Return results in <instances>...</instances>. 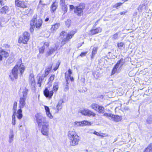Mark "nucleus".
I'll return each mask as SVG.
<instances>
[{"label": "nucleus", "instance_id": "a19ab883", "mask_svg": "<svg viewBox=\"0 0 152 152\" xmlns=\"http://www.w3.org/2000/svg\"><path fill=\"white\" fill-rule=\"evenodd\" d=\"M59 3L61 6L66 5L65 3V0H60Z\"/></svg>", "mask_w": 152, "mask_h": 152}, {"label": "nucleus", "instance_id": "72a5a7b5", "mask_svg": "<svg viewBox=\"0 0 152 152\" xmlns=\"http://www.w3.org/2000/svg\"><path fill=\"white\" fill-rule=\"evenodd\" d=\"M83 126H85L87 125H91V123L90 122L88 121H87L84 120L82 121Z\"/></svg>", "mask_w": 152, "mask_h": 152}, {"label": "nucleus", "instance_id": "39448f33", "mask_svg": "<svg viewBox=\"0 0 152 152\" xmlns=\"http://www.w3.org/2000/svg\"><path fill=\"white\" fill-rule=\"evenodd\" d=\"M103 116L106 117L110 120L116 122L120 121L122 119L121 116L115 115L111 113H105Z\"/></svg>", "mask_w": 152, "mask_h": 152}, {"label": "nucleus", "instance_id": "6e6552de", "mask_svg": "<svg viewBox=\"0 0 152 152\" xmlns=\"http://www.w3.org/2000/svg\"><path fill=\"white\" fill-rule=\"evenodd\" d=\"M49 125L48 123L47 124H44L42 125L41 129L42 134L45 136H47L49 134Z\"/></svg>", "mask_w": 152, "mask_h": 152}, {"label": "nucleus", "instance_id": "09e8293b", "mask_svg": "<svg viewBox=\"0 0 152 152\" xmlns=\"http://www.w3.org/2000/svg\"><path fill=\"white\" fill-rule=\"evenodd\" d=\"M59 63H57L56 67L53 69V70L55 71H56L58 69L59 67Z\"/></svg>", "mask_w": 152, "mask_h": 152}, {"label": "nucleus", "instance_id": "e433bc0d", "mask_svg": "<svg viewBox=\"0 0 152 152\" xmlns=\"http://www.w3.org/2000/svg\"><path fill=\"white\" fill-rule=\"evenodd\" d=\"M146 122L148 124H151L152 123V115H150L148 116L146 120Z\"/></svg>", "mask_w": 152, "mask_h": 152}, {"label": "nucleus", "instance_id": "338daca9", "mask_svg": "<svg viewBox=\"0 0 152 152\" xmlns=\"http://www.w3.org/2000/svg\"><path fill=\"white\" fill-rule=\"evenodd\" d=\"M30 30L31 32H32L33 31L34 29H30Z\"/></svg>", "mask_w": 152, "mask_h": 152}, {"label": "nucleus", "instance_id": "58836bf2", "mask_svg": "<svg viewBox=\"0 0 152 152\" xmlns=\"http://www.w3.org/2000/svg\"><path fill=\"white\" fill-rule=\"evenodd\" d=\"M65 78L66 79V81L67 84H69V83H68V80H69L70 77L71 76L70 75H69L66 74V73L65 74Z\"/></svg>", "mask_w": 152, "mask_h": 152}, {"label": "nucleus", "instance_id": "69168bd1", "mask_svg": "<svg viewBox=\"0 0 152 152\" xmlns=\"http://www.w3.org/2000/svg\"><path fill=\"white\" fill-rule=\"evenodd\" d=\"M15 114L14 113V114L12 116V119H13V118H15Z\"/></svg>", "mask_w": 152, "mask_h": 152}, {"label": "nucleus", "instance_id": "f8f14e48", "mask_svg": "<svg viewBox=\"0 0 152 152\" xmlns=\"http://www.w3.org/2000/svg\"><path fill=\"white\" fill-rule=\"evenodd\" d=\"M15 3L16 6L20 8H25L27 7L26 4L24 1L15 0Z\"/></svg>", "mask_w": 152, "mask_h": 152}, {"label": "nucleus", "instance_id": "3c124183", "mask_svg": "<svg viewBox=\"0 0 152 152\" xmlns=\"http://www.w3.org/2000/svg\"><path fill=\"white\" fill-rule=\"evenodd\" d=\"M87 53V52H82L80 55V56L81 57H83L85 56Z\"/></svg>", "mask_w": 152, "mask_h": 152}, {"label": "nucleus", "instance_id": "393cba45", "mask_svg": "<svg viewBox=\"0 0 152 152\" xmlns=\"http://www.w3.org/2000/svg\"><path fill=\"white\" fill-rule=\"evenodd\" d=\"M19 67L20 73H19L18 75H20V76H21L25 70V66H24L23 64H22L20 65Z\"/></svg>", "mask_w": 152, "mask_h": 152}, {"label": "nucleus", "instance_id": "20e7f679", "mask_svg": "<svg viewBox=\"0 0 152 152\" xmlns=\"http://www.w3.org/2000/svg\"><path fill=\"white\" fill-rule=\"evenodd\" d=\"M37 122L39 126H41L44 124L48 123L46 120V118L43 117L42 115L37 113L35 115Z\"/></svg>", "mask_w": 152, "mask_h": 152}, {"label": "nucleus", "instance_id": "c85d7f7f", "mask_svg": "<svg viewBox=\"0 0 152 152\" xmlns=\"http://www.w3.org/2000/svg\"><path fill=\"white\" fill-rule=\"evenodd\" d=\"M24 38L23 37V36L20 37H19V38L18 39V42L19 43H23V44H27L28 41H26V42H25V40H24Z\"/></svg>", "mask_w": 152, "mask_h": 152}, {"label": "nucleus", "instance_id": "c9c22d12", "mask_svg": "<svg viewBox=\"0 0 152 152\" xmlns=\"http://www.w3.org/2000/svg\"><path fill=\"white\" fill-rule=\"evenodd\" d=\"M82 121H76L75 122V126H83Z\"/></svg>", "mask_w": 152, "mask_h": 152}, {"label": "nucleus", "instance_id": "bf43d9fd", "mask_svg": "<svg viewBox=\"0 0 152 152\" xmlns=\"http://www.w3.org/2000/svg\"><path fill=\"white\" fill-rule=\"evenodd\" d=\"M68 84H67L66 83V87H65V88L64 89H65V91L68 90V89H69Z\"/></svg>", "mask_w": 152, "mask_h": 152}, {"label": "nucleus", "instance_id": "c03bdc74", "mask_svg": "<svg viewBox=\"0 0 152 152\" xmlns=\"http://www.w3.org/2000/svg\"><path fill=\"white\" fill-rule=\"evenodd\" d=\"M124 43L122 42H121L120 43H118L117 45L118 47L119 48H121L123 46Z\"/></svg>", "mask_w": 152, "mask_h": 152}, {"label": "nucleus", "instance_id": "864d4df0", "mask_svg": "<svg viewBox=\"0 0 152 152\" xmlns=\"http://www.w3.org/2000/svg\"><path fill=\"white\" fill-rule=\"evenodd\" d=\"M12 124L13 125H15V118H13V119H12Z\"/></svg>", "mask_w": 152, "mask_h": 152}, {"label": "nucleus", "instance_id": "f03ea898", "mask_svg": "<svg viewBox=\"0 0 152 152\" xmlns=\"http://www.w3.org/2000/svg\"><path fill=\"white\" fill-rule=\"evenodd\" d=\"M42 19L38 18L37 15H34L33 18L31 21L30 25L32 28H39L42 24Z\"/></svg>", "mask_w": 152, "mask_h": 152}, {"label": "nucleus", "instance_id": "a878e982", "mask_svg": "<svg viewBox=\"0 0 152 152\" xmlns=\"http://www.w3.org/2000/svg\"><path fill=\"white\" fill-rule=\"evenodd\" d=\"M101 31L102 29H92L90 31V34L91 35H94L101 32Z\"/></svg>", "mask_w": 152, "mask_h": 152}, {"label": "nucleus", "instance_id": "f3484780", "mask_svg": "<svg viewBox=\"0 0 152 152\" xmlns=\"http://www.w3.org/2000/svg\"><path fill=\"white\" fill-rule=\"evenodd\" d=\"M44 94L45 96L46 97L50 98H51L52 96L53 95V92L52 91H50L48 90L47 88H46L44 91Z\"/></svg>", "mask_w": 152, "mask_h": 152}, {"label": "nucleus", "instance_id": "ddd939ff", "mask_svg": "<svg viewBox=\"0 0 152 152\" xmlns=\"http://www.w3.org/2000/svg\"><path fill=\"white\" fill-rule=\"evenodd\" d=\"M19 66L18 65L15 66L12 70V73L13 77L15 79L18 78V72Z\"/></svg>", "mask_w": 152, "mask_h": 152}, {"label": "nucleus", "instance_id": "49530a36", "mask_svg": "<svg viewBox=\"0 0 152 152\" xmlns=\"http://www.w3.org/2000/svg\"><path fill=\"white\" fill-rule=\"evenodd\" d=\"M152 150L150 149L149 148L147 147L145 148L144 152H152Z\"/></svg>", "mask_w": 152, "mask_h": 152}, {"label": "nucleus", "instance_id": "5701e85b", "mask_svg": "<svg viewBox=\"0 0 152 152\" xmlns=\"http://www.w3.org/2000/svg\"><path fill=\"white\" fill-rule=\"evenodd\" d=\"M46 76L43 74H42L41 76L39 77V80L38 82V84L39 85L38 86L40 87L41 86V84L44 80V78Z\"/></svg>", "mask_w": 152, "mask_h": 152}, {"label": "nucleus", "instance_id": "6e6d98bb", "mask_svg": "<svg viewBox=\"0 0 152 152\" xmlns=\"http://www.w3.org/2000/svg\"><path fill=\"white\" fill-rule=\"evenodd\" d=\"M93 133H94V134L96 135H98L99 136H100V134H99V132H96L95 131H94Z\"/></svg>", "mask_w": 152, "mask_h": 152}, {"label": "nucleus", "instance_id": "5fc2aeb1", "mask_svg": "<svg viewBox=\"0 0 152 152\" xmlns=\"http://www.w3.org/2000/svg\"><path fill=\"white\" fill-rule=\"evenodd\" d=\"M49 45V43L48 42H45L44 43L43 46H46L48 47Z\"/></svg>", "mask_w": 152, "mask_h": 152}, {"label": "nucleus", "instance_id": "412c9836", "mask_svg": "<svg viewBox=\"0 0 152 152\" xmlns=\"http://www.w3.org/2000/svg\"><path fill=\"white\" fill-rule=\"evenodd\" d=\"M44 107L47 116L50 118H52L53 116L50 112L49 108L46 106H45Z\"/></svg>", "mask_w": 152, "mask_h": 152}, {"label": "nucleus", "instance_id": "0eeeda50", "mask_svg": "<svg viewBox=\"0 0 152 152\" xmlns=\"http://www.w3.org/2000/svg\"><path fill=\"white\" fill-rule=\"evenodd\" d=\"M91 107L93 109L100 113H103L104 112V108L102 106H99L97 104L93 103L91 105Z\"/></svg>", "mask_w": 152, "mask_h": 152}, {"label": "nucleus", "instance_id": "b1692460", "mask_svg": "<svg viewBox=\"0 0 152 152\" xmlns=\"http://www.w3.org/2000/svg\"><path fill=\"white\" fill-rule=\"evenodd\" d=\"M23 36L24 37V40H25V42H26V41H28L29 40L30 37V34L28 32L26 31L23 33Z\"/></svg>", "mask_w": 152, "mask_h": 152}, {"label": "nucleus", "instance_id": "8fccbe9b", "mask_svg": "<svg viewBox=\"0 0 152 152\" xmlns=\"http://www.w3.org/2000/svg\"><path fill=\"white\" fill-rule=\"evenodd\" d=\"M144 6H145V5L143 4L140 5L138 8V10H142Z\"/></svg>", "mask_w": 152, "mask_h": 152}, {"label": "nucleus", "instance_id": "7c9ffc66", "mask_svg": "<svg viewBox=\"0 0 152 152\" xmlns=\"http://www.w3.org/2000/svg\"><path fill=\"white\" fill-rule=\"evenodd\" d=\"M61 10L63 12V14L64 15L67 12L68 8L67 7V5L61 6Z\"/></svg>", "mask_w": 152, "mask_h": 152}, {"label": "nucleus", "instance_id": "a18cd8bd", "mask_svg": "<svg viewBox=\"0 0 152 152\" xmlns=\"http://www.w3.org/2000/svg\"><path fill=\"white\" fill-rule=\"evenodd\" d=\"M6 0H0V4L1 5H4L6 3Z\"/></svg>", "mask_w": 152, "mask_h": 152}, {"label": "nucleus", "instance_id": "dca6fc26", "mask_svg": "<svg viewBox=\"0 0 152 152\" xmlns=\"http://www.w3.org/2000/svg\"><path fill=\"white\" fill-rule=\"evenodd\" d=\"M77 136V134L74 131L70 130L68 132V137L69 140Z\"/></svg>", "mask_w": 152, "mask_h": 152}, {"label": "nucleus", "instance_id": "473e14b6", "mask_svg": "<svg viewBox=\"0 0 152 152\" xmlns=\"http://www.w3.org/2000/svg\"><path fill=\"white\" fill-rule=\"evenodd\" d=\"M55 75H52L50 76V77L48 79V84L49 85H50L52 83V82L54 79Z\"/></svg>", "mask_w": 152, "mask_h": 152}, {"label": "nucleus", "instance_id": "4468645a", "mask_svg": "<svg viewBox=\"0 0 152 152\" xmlns=\"http://www.w3.org/2000/svg\"><path fill=\"white\" fill-rule=\"evenodd\" d=\"M57 48V47L55 45L51 47L49 49V50L46 52V56H48L52 54L53 52L56 50Z\"/></svg>", "mask_w": 152, "mask_h": 152}, {"label": "nucleus", "instance_id": "aec40b11", "mask_svg": "<svg viewBox=\"0 0 152 152\" xmlns=\"http://www.w3.org/2000/svg\"><path fill=\"white\" fill-rule=\"evenodd\" d=\"M58 2L55 1L51 5L50 7L51 11L53 12H54L58 7Z\"/></svg>", "mask_w": 152, "mask_h": 152}, {"label": "nucleus", "instance_id": "a211bd4d", "mask_svg": "<svg viewBox=\"0 0 152 152\" xmlns=\"http://www.w3.org/2000/svg\"><path fill=\"white\" fill-rule=\"evenodd\" d=\"M14 133L13 131L11 129L9 135L8 142L9 143H11L14 140Z\"/></svg>", "mask_w": 152, "mask_h": 152}, {"label": "nucleus", "instance_id": "052dcab7", "mask_svg": "<svg viewBox=\"0 0 152 152\" xmlns=\"http://www.w3.org/2000/svg\"><path fill=\"white\" fill-rule=\"evenodd\" d=\"M126 12H124V11H123V12H120V14H121V15H125V13Z\"/></svg>", "mask_w": 152, "mask_h": 152}, {"label": "nucleus", "instance_id": "1a4fd4ad", "mask_svg": "<svg viewBox=\"0 0 152 152\" xmlns=\"http://www.w3.org/2000/svg\"><path fill=\"white\" fill-rule=\"evenodd\" d=\"M82 115L88 116H95L96 114L91 111L86 109L80 110V112Z\"/></svg>", "mask_w": 152, "mask_h": 152}, {"label": "nucleus", "instance_id": "2f4dec72", "mask_svg": "<svg viewBox=\"0 0 152 152\" xmlns=\"http://www.w3.org/2000/svg\"><path fill=\"white\" fill-rule=\"evenodd\" d=\"M98 49V48L95 47L94 48L92 53V56H91V58H93L94 57L95 54H96L97 53Z\"/></svg>", "mask_w": 152, "mask_h": 152}, {"label": "nucleus", "instance_id": "ea45409f", "mask_svg": "<svg viewBox=\"0 0 152 152\" xmlns=\"http://www.w3.org/2000/svg\"><path fill=\"white\" fill-rule=\"evenodd\" d=\"M45 47L44 46H43L39 49V51L40 53H43L44 52Z\"/></svg>", "mask_w": 152, "mask_h": 152}, {"label": "nucleus", "instance_id": "423d86ee", "mask_svg": "<svg viewBox=\"0 0 152 152\" xmlns=\"http://www.w3.org/2000/svg\"><path fill=\"white\" fill-rule=\"evenodd\" d=\"M85 8L84 4H80L79 6L75 7L74 10L75 13H76L78 16H81L83 14V10Z\"/></svg>", "mask_w": 152, "mask_h": 152}, {"label": "nucleus", "instance_id": "4be33fe9", "mask_svg": "<svg viewBox=\"0 0 152 152\" xmlns=\"http://www.w3.org/2000/svg\"><path fill=\"white\" fill-rule=\"evenodd\" d=\"M9 10L8 7L5 6L0 9V12L2 14H5L8 12Z\"/></svg>", "mask_w": 152, "mask_h": 152}, {"label": "nucleus", "instance_id": "c756f323", "mask_svg": "<svg viewBox=\"0 0 152 152\" xmlns=\"http://www.w3.org/2000/svg\"><path fill=\"white\" fill-rule=\"evenodd\" d=\"M0 55L2 57V56L4 57H7L8 56V53L6 52L2 49H1V52H0Z\"/></svg>", "mask_w": 152, "mask_h": 152}, {"label": "nucleus", "instance_id": "9b49d317", "mask_svg": "<svg viewBox=\"0 0 152 152\" xmlns=\"http://www.w3.org/2000/svg\"><path fill=\"white\" fill-rule=\"evenodd\" d=\"M79 141L80 138L79 136H76L70 140V145L72 146H75L78 145Z\"/></svg>", "mask_w": 152, "mask_h": 152}, {"label": "nucleus", "instance_id": "774afa93", "mask_svg": "<svg viewBox=\"0 0 152 152\" xmlns=\"http://www.w3.org/2000/svg\"><path fill=\"white\" fill-rule=\"evenodd\" d=\"M69 23V21H66V24H67V23Z\"/></svg>", "mask_w": 152, "mask_h": 152}, {"label": "nucleus", "instance_id": "e2e57ef3", "mask_svg": "<svg viewBox=\"0 0 152 152\" xmlns=\"http://www.w3.org/2000/svg\"><path fill=\"white\" fill-rule=\"evenodd\" d=\"M49 20V18H46L45 19V22H47Z\"/></svg>", "mask_w": 152, "mask_h": 152}, {"label": "nucleus", "instance_id": "4d7b16f0", "mask_svg": "<svg viewBox=\"0 0 152 152\" xmlns=\"http://www.w3.org/2000/svg\"><path fill=\"white\" fill-rule=\"evenodd\" d=\"M148 148H149L150 149L152 150V143H150L148 146Z\"/></svg>", "mask_w": 152, "mask_h": 152}, {"label": "nucleus", "instance_id": "2eb2a0df", "mask_svg": "<svg viewBox=\"0 0 152 152\" xmlns=\"http://www.w3.org/2000/svg\"><path fill=\"white\" fill-rule=\"evenodd\" d=\"M121 61V59L119 60L117 62L116 64L115 65L112 71V75H113L116 72H117V69L119 66L120 63Z\"/></svg>", "mask_w": 152, "mask_h": 152}, {"label": "nucleus", "instance_id": "de8ad7c7", "mask_svg": "<svg viewBox=\"0 0 152 152\" xmlns=\"http://www.w3.org/2000/svg\"><path fill=\"white\" fill-rule=\"evenodd\" d=\"M117 38L118 34H115L113 35L112 38L113 39H117Z\"/></svg>", "mask_w": 152, "mask_h": 152}, {"label": "nucleus", "instance_id": "f257e3e1", "mask_svg": "<svg viewBox=\"0 0 152 152\" xmlns=\"http://www.w3.org/2000/svg\"><path fill=\"white\" fill-rule=\"evenodd\" d=\"M76 32V30H73L68 33L64 31H62L60 34V38L62 39L61 42L62 45H63L69 41Z\"/></svg>", "mask_w": 152, "mask_h": 152}, {"label": "nucleus", "instance_id": "37998d69", "mask_svg": "<svg viewBox=\"0 0 152 152\" xmlns=\"http://www.w3.org/2000/svg\"><path fill=\"white\" fill-rule=\"evenodd\" d=\"M122 3H117L116 4H115L113 7H116L117 8L118 7L121 6Z\"/></svg>", "mask_w": 152, "mask_h": 152}, {"label": "nucleus", "instance_id": "6ab92c4d", "mask_svg": "<svg viewBox=\"0 0 152 152\" xmlns=\"http://www.w3.org/2000/svg\"><path fill=\"white\" fill-rule=\"evenodd\" d=\"M29 83L33 87H34L35 85L34 78L33 74H30L29 77Z\"/></svg>", "mask_w": 152, "mask_h": 152}, {"label": "nucleus", "instance_id": "0e129e2a", "mask_svg": "<svg viewBox=\"0 0 152 152\" xmlns=\"http://www.w3.org/2000/svg\"><path fill=\"white\" fill-rule=\"evenodd\" d=\"M9 77H10V78L11 79V80H14V78H13V77H12V76L11 75H9Z\"/></svg>", "mask_w": 152, "mask_h": 152}, {"label": "nucleus", "instance_id": "bb28decb", "mask_svg": "<svg viewBox=\"0 0 152 152\" xmlns=\"http://www.w3.org/2000/svg\"><path fill=\"white\" fill-rule=\"evenodd\" d=\"M52 65H50L45 69V73L43 74L45 76H47L49 73V72L51 70L52 68Z\"/></svg>", "mask_w": 152, "mask_h": 152}, {"label": "nucleus", "instance_id": "79ce46f5", "mask_svg": "<svg viewBox=\"0 0 152 152\" xmlns=\"http://www.w3.org/2000/svg\"><path fill=\"white\" fill-rule=\"evenodd\" d=\"M17 106V102H15L14 104V105L13 108V109L15 111H15L16 110Z\"/></svg>", "mask_w": 152, "mask_h": 152}, {"label": "nucleus", "instance_id": "9d476101", "mask_svg": "<svg viewBox=\"0 0 152 152\" xmlns=\"http://www.w3.org/2000/svg\"><path fill=\"white\" fill-rule=\"evenodd\" d=\"M64 100L63 99H60L58 102V103L56 105V107L57 109L55 107L53 108V109L55 110V113H58L59 111L62 108L63 104L64 103Z\"/></svg>", "mask_w": 152, "mask_h": 152}, {"label": "nucleus", "instance_id": "13d9d810", "mask_svg": "<svg viewBox=\"0 0 152 152\" xmlns=\"http://www.w3.org/2000/svg\"><path fill=\"white\" fill-rule=\"evenodd\" d=\"M72 70L70 69H69L68 70V74H67L70 75L72 74Z\"/></svg>", "mask_w": 152, "mask_h": 152}, {"label": "nucleus", "instance_id": "cd10ccee", "mask_svg": "<svg viewBox=\"0 0 152 152\" xmlns=\"http://www.w3.org/2000/svg\"><path fill=\"white\" fill-rule=\"evenodd\" d=\"M22 110L20 108L18 110L17 113V116L18 118L20 119L22 117L23 115L22 114Z\"/></svg>", "mask_w": 152, "mask_h": 152}, {"label": "nucleus", "instance_id": "f704fd0d", "mask_svg": "<svg viewBox=\"0 0 152 152\" xmlns=\"http://www.w3.org/2000/svg\"><path fill=\"white\" fill-rule=\"evenodd\" d=\"M58 82L55 83L53 88V90L55 91H57L58 90Z\"/></svg>", "mask_w": 152, "mask_h": 152}, {"label": "nucleus", "instance_id": "680f3d73", "mask_svg": "<svg viewBox=\"0 0 152 152\" xmlns=\"http://www.w3.org/2000/svg\"><path fill=\"white\" fill-rule=\"evenodd\" d=\"M69 79H70V80L72 81H73L74 80L73 77H72L70 76Z\"/></svg>", "mask_w": 152, "mask_h": 152}, {"label": "nucleus", "instance_id": "4c0bfd02", "mask_svg": "<svg viewBox=\"0 0 152 152\" xmlns=\"http://www.w3.org/2000/svg\"><path fill=\"white\" fill-rule=\"evenodd\" d=\"M60 26V23H57L52 26L51 28H59Z\"/></svg>", "mask_w": 152, "mask_h": 152}, {"label": "nucleus", "instance_id": "7ed1b4c3", "mask_svg": "<svg viewBox=\"0 0 152 152\" xmlns=\"http://www.w3.org/2000/svg\"><path fill=\"white\" fill-rule=\"evenodd\" d=\"M28 91V90L26 88L23 90L22 92V96L21 95L19 100V107L20 108H23L25 105V101L26 98Z\"/></svg>", "mask_w": 152, "mask_h": 152}, {"label": "nucleus", "instance_id": "603ef678", "mask_svg": "<svg viewBox=\"0 0 152 152\" xmlns=\"http://www.w3.org/2000/svg\"><path fill=\"white\" fill-rule=\"evenodd\" d=\"M70 7V10H72L73 9H74V10H75V7L73 5H70L69 6Z\"/></svg>", "mask_w": 152, "mask_h": 152}]
</instances>
